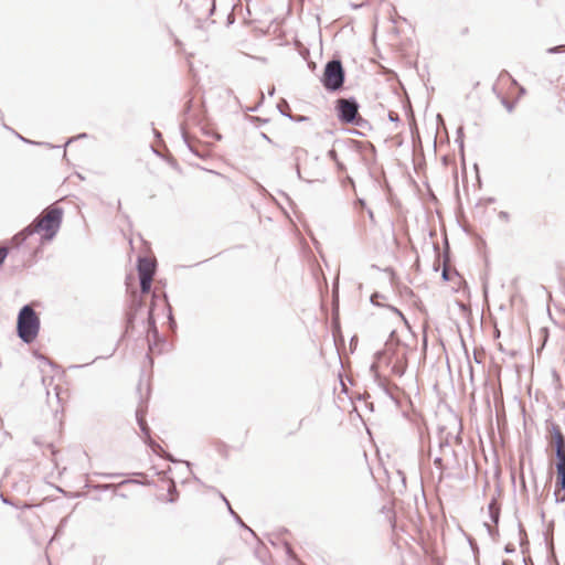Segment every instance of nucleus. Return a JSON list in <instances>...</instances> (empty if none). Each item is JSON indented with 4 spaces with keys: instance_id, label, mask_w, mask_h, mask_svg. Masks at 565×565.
Wrapping results in <instances>:
<instances>
[{
    "instance_id": "obj_8",
    "label": "nucleus",
    "mask_w": 565,
    "mask_h": 565,
    "mask_svg": "<svg viewBox=\"0 0 565 565\" xmlns=\"http://www.w3.org/2000/svg\"><path fill=\"white\" fill-rule=\"evenodd\" d=\"M156 273V262L151 258L143 257L138 262V274L140 279V288L142 294H148Z\"/></svg>"
},
{
    "instance_id": "obj_5",
    "label": "nucleus",
    "mask_w": 565,
    "mask_h": 565,
    "mask_svg": "<svg viewBox=\"0 0 565 565\" xmlns=\"http://www.w3.org/2000/svg\"><path fill=\"white\" fill-rule=\"evenodd\" d=\"M17 330L19 337L26 343H31L38 337L40 318L30 306H24L18 316Z\"/></svg>"
},
{
    "instance_id": "obj_13",
    "label": "nucleus",
    "mask_w": 565,
    "mask_h": 565,
    "mask_svg": "<svg viewBox=\"0 0 565 565\" xmlns=\"http://www.w3.org/2000/svg\"><path fill=\"white\" fill-rule=\"evenodd\" d=\"M22 233H23V232H21L19 235H15V238H19V236H23V237H25V236H28V235H29L28 233H24V234H22Z\"/></svg>"
},
{
    "instance_id": "obj_11",
    "label": "nucleus",
    "mask_w": 565,
    "mask_h": 565,
    "mask_svg": "<svg viewBox=\"0 0 565 565\" xmlns=\"http://www.w3.org/2000/svg\"><path fill=\"white\" fill-rule=\"evenodd\" d=\"M433 562L435 565H444L443 561L439 557H435Z\"/></svg>"
},
{
    "instance_id": "obj_1",
    "label": "nucleus",
    "mask_w": 565,
    "mask_h": 565,
    "mask_svg": "<svg viewBox=\"0 0 565 565\" xmlns=\"http://www.w3.org/2000/svg\"><path fill=\"white\" fill-rule=\"evenodd\" d=\"M551 445L556 452V482L555 498L556 501H565V438L558 426H553L551 430Z\"/></svg>"
},
{
    "instance_id": "obj_6",
    "label": "nucleus",
    "mask_w": 565,
    "mask_h": 565,
    "mask_svg": "<svg viewBox=\"0 0 565 565\" xmlns=\"http://www.w3.org/2000/svg\"><path fill=\"white\" fill-rule=\"evenodd\" d=\"M344 82V71L340 61H330L327 63L323 75L322 84L329 90H338L342 87Z\"/></svg>"
},
{
    "instance_id": "obj_3",
    "label": "nucleus",
    "mask_w": 565,
    "mask_h": 565,
    "mask_svg": "<svg viewBox=\"0 0 565 565\" xmlns=\"http://www.w3.org/2000/svg\"><path fill=\"white\" fill-rule=\"evenodd\" d=\"M494 89L508 110H512L524 94L523 87L507 72L499 75Z\"/></svg>"
},
{
    "instance_id": "obj_4",
    "label": "nucleus",
    "mask_w": 565,
    "mask_h": 565,
    "mask_svg": "<svg viewBox=\"0 0 565 565\" xmlns=\"http://www.w3.org/2000/svg\"><path fill=\"white\" fill-rule=\"evenodd\" d=\"M61 218L62 211L60 209H47L32 225L26 227L22 234L39 233L44 238H52L60 227Z\"/></svg>"
},
{
    "instance_id": "obj_9",
    "label": "nucleus",
    "mask_w": 565,
    "mask_h": 565,
    "mask_svg": "<svg viewBox=\"0 0 565 565\" xmlns=\"http://www.w3.org/2000/svg\"><path fill=\"white\" fill-rule=\"evenodd\" d=\"M148 339H150L151 337L153 339H156L158 337V330H157V327L154 324V320H153V317H152V310L150 309L149 311V317H148Z\"/></svg>"
},
{
    "instance_id": "obj_10",
    "label": "nucleus",
    "mask_w": 565,
    "mask_h": 565,
    "mask_svg": "<svg viewBox=\"0 0 565 565\" xmlns=\"http://www.w3.org/2000/svg\"><path fill=\"white\" fill-rule=\"evenodd\" d=\"M328 154L334 161V163L337 164L339 171H344L345 170L344 164L339 160L338 153H337V151L334 149H331Z\"/></svg>"
},
{
    "instance_id": "obj_12",
    "label": "nucleus",
    "mask_w": 565,
    "mask_h": 565,
    "mask_svg": "<svg viewBox=\"0 0 565 565\" xmlns=\"http://www.w3.org/2000/svg\"><path fill=\"white\" fill-rule=\"evenodd\" d=\"M394 311L403 319V321L406 322V319L405 317L402 315V312H399L397 309H394Z\"/></svg>"
},
{
    "instance_id": "obj_7",
    "label": "nucleus",
    "mask_w": 565,
    "mask_h": 565,
    "mask_svg": "<svg viewBox=\"0 0 565 565\" xmlns=\"http://www.w3.org/2000/svg\"><path fill=\"white\" fill-rule=\"evenodd\" d=\"M338 117L345 124H358L361 120L359 105L352 99L340 98L335 102Z\"/></svg>"
},
{
    "instance_id": "obj_2",
    "label": "nucleus",
    "mask_w": 565,
    "mask_h": 565,
    "mask_svg": "<svg viewBox=\"0 0 565 565\" xmlns=\"http://www.w3.org/2000/svg\"><path fill=\"white\" fill-rule=\"evenodd\" d=\"M408 348L398 340H390L385 343L383 351L380 353L379 360L391 366L392 372L402 375L407 366Z\"/></svg>"
}]
</instances>
